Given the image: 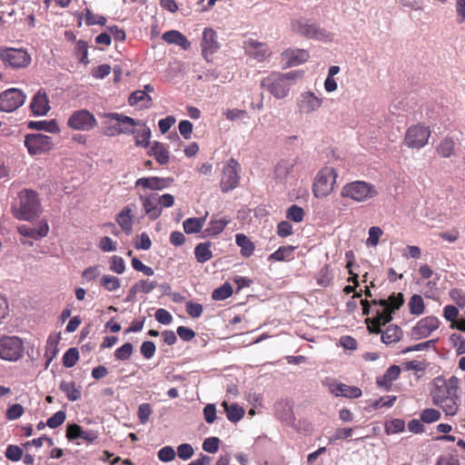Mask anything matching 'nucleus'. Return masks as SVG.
<instances>
[{"instance_id": "nucleus-1", "label": "nucleus", "mask_w": 465, "mask_h": 465, "mask_svg": "<svg viewBox=\"0 0 465 465\" xmlns=\"http://www.w3.org/2000/svg\"><path fill=\"white\" fill-rule=\"evenodd\" d=\"M19 206H13L14 215L18 220L29 221L41 212V203L36 192L24 190L18 194Z\"/></svg>"}, {"instance_id": "nucleus-2", "label": "nucleus", "mask_w": 465, "mask_h": 465, "mask_svg": "<svg viewBox=\"0 0 465 465\" xmlns=\"http://www.w3.org/2000/svg\"><path fill=\"white\" fill-rule=\"evenodd\" d=\"M375 187L363 181H354L346 183L341 189V196L355 202H365L377 195Z\"/></svg>"}, {"instance_id": "nucleus-3", "label": "nucleus", "mask_w": 465, "mask_h": 465, "mask_svg": "<svg viewBox=\"0 0 465 465\" xmlns=\"http://www.w3.org/2000/svg\"><path fill=\"white\" fill-rule=\"evenodd\" d=\"M292 30L307 38L318 40V41H331V35L322 28L316 23L310 21L309 19L301 17L292 21Z\"/></svg>"}, {"instance_id": "nucleus-4", "label": "nucleus", "mask_w": 465, "mask_h": 465, "mask_svg": "<svg viewBox=\"0 0 465 465\" xmlns=\"http://www.w3.org/2000/svg\"><path fill=\"white\" fill-rule=\"evenodd\" d=\"M404 302L403 294L401 292L392 293L389 299L372 300L371 303L379 305L382 309L376 310L375 316H378L380 322L386 324L392 320V313L399 310Z\"/></svg>"}, {"instance_id": "nucleus-5", "label": "nucleus", "mask_w": 465, "mask_h": 465, "mask_svg": "<svg viewBox=\"0 0 465 465\" xmlns=\"http://www.w3.org/2000/svg\"><path fill=\"white\" fill-rule=\"evenodd\" d=\"M337 173L333 167L325 166L316 175L312 193L316 198H322L331 193L336 183Z\"/></svg>"}, {"instance_id": "nucleus-6", "label": "nucleus", "mask_w": 465, "mask_h": 465, "mask_svg": "<svg viewBox=\"0 0 465 465\" xmlns=\"http://www.w3.org/2000/svg\"><path fill=\"white\" fill-rule=\"evenodd\" d=\"M24 342L17 336L0 338V358L8 361H16L24 355Z\"/></svg>"}, {"instance_id": "nucleus-7", "label": "nucleus", "mask_w": 465, "mask_h": 465, "mask_svg": "<svg viewBox=\"0 0 465 465\" xmlns=\"http://www.w3.org/2000/svg\"><path fill=\"white\" fill-rule=\"evenodd\" d=\"M430 136V130L428 126L423 124H416L408 128L405 137L404 144L408 148L420 150L424 147Z\"/></svg>"}, {"instance_id": "nucleus-8", "label": "nucleus", "mask_w": 465, "mask_h": 465, "mask_svg": "<svg viewBox=\"0 0 465 465\" xmlns=\"http://www.w3.org/2000/svg\"><path fill=\"white\" fill-rule=\"evenodd\" d=\"M458 389L459 379L456 376H451L449 380L442 377L435 378L434 389L431 391L433 404L450 396H454L458 392Z\"/></svg>"}, {"instance_id": "nucleus-9", "label": "nucleus", "mask_w": 465, "mask_h": 465, "mask_svg": "<svg viewBox=\"0 0 465 465\" xmlns=\"http://www.w3.org/2000/svg\"><path fill=\"white\" fill-rule=\"evenodd\" d=\"M261 86L276 99H283L290 92L291 84H285L281 73H272L262 80Z\"/></svg>"}, {"instance_id": "nucleus-10", "label": "nucleus", "mask_w": 465, "mask_h": 465, "mask_svg": "<svg viewBox=\"0 0 465 465\" xmlns=\"http://www.w3.org/2000/svg\"><path fill=\"white\" fill-rule=\"evenodd\" d=\"M53 139L42 134H28L25 137V146L31 155L46 153L53 148Z\"/></svg>"}, {"instance_id": "nucleus-11", "label": "nucleus", "mask_w": 465, "mask_h": 465, "mask_svg": "<svg viewBox=\"0 0 465 465\" xmlns=\"http://www.w3.org/2000/svg\"><path fill=\"white\" fill-rule=\"evenodd\" d=\"M26 99L23 91L9 88L0 94V111L11 113L22 106Z\"/></svg>"}, {"instance_id": "nucleus-12", "label": "nucleus", "mask_w": 465, "mask_h": 465, "mask_svg": "<svg viewBox=\"0 0 465 465\" xmlns=\"http://www.w3.org/2000/svg\"><path fill=\"white\" fill-rule=\"evenodd\" d=\"M0 58L5 66L12 68H24L31 62L30 55L23 49H0Z\"/></svg>"}, {"instance_id": "nucleus-13", "label": "nucleus", "mask_w": 465, "mask_h": 465, "mask_svg": "<svg viewBox=\"0 0 465 465\" xmlns=\"http://www.w3.org/2000/svg\"><path fill=\"white\" fill-rule=\"evenodd\" d=\"M67 124L74 130L90 131L97 125V121L92 113L88 110L82 109L71 114Z\"/></svg>"}, {"instance_id": "nucleus-14", "label": "nucleus", "mask_w": 465, "mask_h": 465, "mask_svg": "<svg viewBox=\"0 0 465 465\" xmlns=\"http://www.w3.org/2000/svg\"><path fill=\"white\" fill-rule=\"evenodd\" d=\"M238 167V162L232 158L224 165L221 179V190L223 193H228L238 186L240 180Z\"/></svg>"}, {"instance_id": "nucleus-15", "label": "nucleus", "mask_w": 465, "mask_h": 465, "mask_svg": "<svg viewBox=\"0 0 465 465\" xmlns=\"http://www.w3.org/2000/svg\"><path fill=\"white\" fill-rule=\"evenodd\" d=\"M440 326V321L435 316H427L420 321L411 329V339L418 341L429 337Z\"/></svg>"}, {"instance_id": "nucleus-16", "label": "nucleus", "mask_w": 465, "mask_h": 465, "mask_svg": "<svg viewBox=\"0 0 465 465\" xmlns=\"http://www.w3.org/2000/svg\"><path fill=\"white\" fill-rule=\"evenodd\" d=\"M100 431L96 429L84 430L77 423H69L66 426V438L68 440L83 439L88 443H94L99 438Z\"/></svg>"}, {"instance_id": "nucleus-17", "label": "nucleus", "mask_w": 465, "mask_h": 465, "mask_svg": "<svg viewBox=\"0 0 465 465\" xmlns=\"http://www.w3.org/2000/svg\"><path fill=\"white\" fill-rule=\"evenodd\" d=\"M104 117L118 122L119 125L114 126L118 134H134V127L140 124V123L134 118L119 113H107L104 114Z\"/></svg>"}, {"instance_id": "nucleus-18", "label": "nucleus", "mask_w": 465, "mask_h": 465, "mask_svg": "<svg viewBox=\"0 0 465 465\" xmlns=\"http://www.w3.org/2000/svg\"><path fill=\"white\" fill-rule=\"evenodd\" d=\"M173 177H142L136 180L135 187H142L143 189H149L152 191H162L169 188L173 183Z\"/></svg>"}, {"instance_id": "nucleus-19", "label": "nucleus", "mask_w": 465, "mask_h": 465, "mask_svg": "<svg viewBox=\"0 0 465 465\" xmlns=\"http://www.w3.org/2000/svg\"><path fill=\"white\" fill-rule=\"evenodd\" d=\"M322 104V99L311 91L302 92L297 100L300 112L307 114L317 111Z\"/></svg>"}, {"instance_id": "nucleus-20", "label": "nucleus", "mask_w": 465, "mask_h": 465, "mask_svg": "<svg viewBox=\"0 0 465 465\" xmlns=\"http://www.w3.org/2000/svg\"><path fill=\"white\" fill-rule=\"evenodd\" d=\"M202 54L206 61H210V57L217 52L220 45L217 41V34L212 28H204L202 40Z\"/></svg>"}, {"instance_id": "nucleus-21", "label": "nucleus", "mask_w": 465, "mask_h": 465, "mask_svg": "<svg viewBox=\"0 0 465 465\" xmlns=\"http://www.w3.org/2000/svg\"><path fill=\"white\" fill-rule=\"evenodd\" d=\"M139 199L142 203L144 213L151 221L158 219L162 214L159 205L158 194L151 193L149 194H141Z\"/></svg>"}, {"instance_id": "nucleus-22", "label": "nucleus", "mask_w": 465, "mask_h": 465, "mask_svg": "<svg viewBox=\"0 0 465 465\" xmlns=\"http://www.w3.org/2000/svg\"><path fill=\"white\" fill-rule=\"evenodd\" d=\"M243 47L245 53L258 62L265 60V58L270 55L267 45L253 39L244 41Z\"/></svg>"}, {"instance_id": "nucleus-23", "label": "nucleus", "mask_w": 465, "mask_h": 465, "mask_svg": "<svg viewBox=\"0 0 465 465\" xmlns=\"http://www.w3.org/2000/svg\"><path fill=\"white\" fill-rule=\"evenodd\" d=\"M329 390L335 397H345L349 399H358L361 396V391L359 387L349 386L344 383L333 382L329 386Z\"/></svg>"}, {"instance_id": "nucleus-24", "label": "nucleus", "mask_w": 465, "mask_h": 465, "mask_svg": "<svg viewBox=\"0 0 465 465\" xmlns=\"http://www.w3.org/2000/svg\"><path fill=\"white\" fill-rule=\"evenodd\" d=\"M30 108L34 115H45L50 110L49 101L45 91L39 90L33 97Z\"/></svg>"}, {"instance_id": "nucleus-25", "label": "nucleus", "mask_w": 465, "mask_h": 465, "mask_svg": "<svg viewBox=\"0 0 465 465\" xmlns=\"http://www.w3.org/2000/svg\"><path fill=\"white\" fill-rule=\"evenodd\" d=\"M284 59H286V66L292 67L305 63L310 55L304 49L286 50L282 53Z\"/></svg>"}, {"instance_id": "nucleus-26", "label": "nucleus", "mask_w": 465, "mask_h": 465, "mask_svg": "<svg viewBox=\"0 0 465 465\" xmlns=\"http://www.w3.org/2000/svg\"><path fill=\"white\" fill-rule=\"evenodd\" d=\"M115 221L126 235H130L132 233L134 223L133 210L129 205L124 207V209L116 215Z\"/></svg>"}, {"instance_id": "nucleus-27", "label": "nucleus", "mask_w": 465, "mask_h": 465, "mask_svg": "<svg viewBox=\"0 0 465 465\" xmlns=\"http://www.w3.org/2000/svg\"><path fill=\"white\" fill-rule=\"evenodd\" d=\"M162 38L164 42L181 46L183 50H188L191 46L189 40L181 32L176 30L163 33Z\"/></svg>"}, {"instance_id": "nucleus-28", "label": "nucleus", "mask_w": 465, "mask_h": 465, "mask_svg": "<svg viewBox=\"0 0 465 465\" xmlns=\"http://www.w3.org/2000/svg\"><path fill=\"white\" fill-rule=\"evenodd\" d=\"M150 156H153L156 162L161 164H166L169 162V152L163 143L160 142H153L148 151Z\"/></svg>"}, {"instance_id": "nucleus-29", "label": "nucleus", "mask_w": 465, "mask_h": 465, "mask_svg": "<svg viewBox=\"0 0 465 465\" xmlns=\"http://www.w3.org/2000/svg\"><path fill=\"white\" fill-rule=\"evenodd\" d=\"M231 221L232 219L228 216L220 217L219 215H214L210 221L208 228L205 229V232L208 235H217L224 230Z\"/></svg>"}, {"instance_id": "nucleus-30", "label": "nucleus", "mask_w": 465, "mask_h": 465, "mask_svg": "<svg viewBox=\"0 0 465 465\" xmlns=\"http://www.w3.org/2000/svg\"><path fill=\"white\" fill-rule=\"evenodd\" d=\"M27 127L32 130L45 131L50 134H56L59 132V127L56 120H41V121H29Z\"/></svg>"}, {"instance_id": "nucleus-31", "label": "nucleus", "mask_w": 465, "mask_h": 465, "mask_svg": "<svg viewBox=\"0 0 465 465\" xmlns=\"http://www.w3.org/2000/svg\"><path fill=\"white\" fill-rule=\"evenodd\" d=\"M402 336V330L398 325L391 324L381 332V341L390 345L400 341Z\"/></svg>"}, {"instance_id": "nucleus-32", "label": "nucleus", "mask_w": 465, "mask_h": 465, "mask_svg": "<svg viewBox=\"0 0 465 465\" xmlns=\"http://www.w3.org/2000/svg\"><path fill=\"white\" fill-rule=\"evenodd\" d=\"M460 397L458 392L454 394V396H450L445 398L438 402L435 405L439 406L442 409V411L446 413V415L454 416L459 408L458 401Z\"/></svg>"}, {"instance_id": "nucleus-33", "label": "nucleus", "mask_w": 465, "mask_h": 465, "mask_svg": "<svg viewBox=\"0 0 465 465\" xmlns=\"http://www.w3.org/2000/svg\"><path fill=\"white\" fill-rule=\"evenodd\" d=\"M59 389L66 395L70 401H76L81 398L80 388L76 387L74 381H62L59 384Z\"/></svg>"}, {"instance_id": "nucleus-34", "label": "nucleus", "mask_w": 465, "mask_h": 465, "mask_svg": "<svg viewBox=\"0 0 465 465\" xmlns=\"http://www.w3.org/2000/svg\"><path fill=\"white\" fill-rule=\"evenodd\" d=\"M236 244L241 248V254L243 257H250L254 252L253 242L243 233H237L235 235Z\"/></svg>"}, {"instance_id": "nucleus-35", "label": "nucleus", "mask_w": 465, "mask_h": 465, "mask_svg": "<svg viewBox=\"0 0 465 465\" xmlns=\"http://www.w3.org/2000/svg\"><path fill=\"white\" fill-rule=\"evenodd\" d=\"M194 256L199 263H204L212 259L211 242H200L194 248Z\"/></svg>"}, {"instance_id": "nucleus-36", "label": "nucleus", "mask_w": 465, "mask_h": 465, "mask_svg": "<svg viewBox=\"0 0 465 465\" xmlns=\"http://www.w3.org/2000/svg\"><path fill=\"white\" fill-rule=\"evenodd\" d=\"M224 407L226 417L231 422H238L244 416V410L236 403L229 405L226 401L222 404Z\"/></svg>"}, {"instance_id": "nucleus-37", "label": "nucleus", "mask_w": 465, "mask_h": 465, "mask_svg": "<svg viewBox=\"0 0 465 465\" xmlns=\"http://www.w3.org/2000/svg\"><path fill=\"white\" fill-rule=\"evenodd\" d=\"M295 164L294 160H281L274 169L275 178L279 181H283L287 175L292 172Z\"/></svg>"}, {"instance_id": "nucleus-38", "label": "nucleus", "mask_w": 465, "mask_h": 465, "mask_svg": "<svg viewBox=\"0 0 465 465\" xmlns=\"http://www.w3.org/2000/svg\"><path fill=\"white\" fill-rule=\"evenodd\" d=\"M205 223V217H193L186 219L183 223L185 233L192 234L201 232Z\"/></svg>"}, {"instance_id": "nucleus-39", "label": "nucleus", "mask_w": 465, "mask_h": 465, "mask_svg": "<svg viewBox=\"0 0 465 465\" xmlns=\"http://www.w3.org/2000/svg\"><path fill=\"white\" fill-rule=\"evenodd\" d=\"M294 249L295 247L292 245L281 246L269 255L268 261L283 262L290 260L292 256Z\"/></svg>"}, {"instance_id": "nucleus-40", "label": "nucleus", "mask_w": 465, "mask_h": 465, "mask_svg": "<svg viewBox=\"0 0 465 465\" xmlns=\"http://www.w3.org/2000/svg\"><path fill=\"white\" fill-rule=\"evenodd\" d=\"M140 102H145L146 104L143 105L144 108H148L152 104V97L145 94V91L136 90L133 92L129 98L128 103L131 106L136 105Z\"/></svg>"}, {"instance_id": "nucleus-41", "label": "nucleus", "mask_w": 465, "mask_h": 465, "mask_svg": "<svg viewBox=\"0 0 465 465\" xmlns=\"http://www.w3.org/2000/svg\"><path fill=\"white\" fill-rule=\"evenodd\" d=\"M135 143L138 146L148 147L150 144L151 130L145 124H143V128L135 131Z\"/></svg>"}, {"instance_id": "nucleus-42", "label": "nucleus", "mask_w": 465, "mask_h": 465, "mask_svg": "<svg viewBox=\"0 0 465 465\" xmlns=\"http://www.w3.org/2000/svg\"><path fill=\"white\" fill-rule=\"evenodd\" d=\"M232 294V287L229 282H224L222 286L213 290L212 299L214 301H223Z\"/></svg>"}, {"instance_id": "nucleus-43", "label": "nucleus", "mask_w": 465, "mask_h": 465, "mask_svg": "<svg viewBox=\"0 0 465 465\" xmlns=\"http://www.w3.org/2000/svg\"><path fill=\"white\" fill-rule=\"evenodd\" d=\"M436 151L441 157H450L454 151V142L450 138H444L437 146Z\"/></svg>"}, {"instance_id": "nucleus-44", "label": "nucleus", "mask_w": 465, "mask_h": 465, "mask_svg": "<svg viewBox=\"0 0 465 465\" xmlns=\"http://www.w3.org/2000/svg\"><path fill=\"white\" fill-rule=\"evenodd\" d=\"M75 55L80 63L84 64H89L88 59V44L84 40H78L75 45Z\"/></svg>"}, {"instance_id": "nucleus-45", "label": "nucleus", "mask_w": 465, "mask_h": 465, "mask_svg": "<svg viewBox=\"0 0 465 465\" xmlns=\"http://www.w3.org/2000/svg\"><path fill=\"white\" fill-rule=\"evenodd\" d=\"M409 307L411 314L420 315L424 312V302L420 295L414 294L409 302Z\"/></svg>"}, {"instance_id": "nucleus-46", "label": "nucleus", "mask_w": 465, "mask_h": 465, "mask_svg": "<svg viewBox=\"0 0 465 465\" xmlns=\"http://www.w3.org/2000/svg\"><path fill=\"white\" fill-rule=\"evenodd\" d=\"M100 284L108 292H114L120 288V280L113 275H104L100 279Z\"/></svg>"}, {"instance_id": "nucleus-47", "label": "nucleus", "mask_w": 465, "mask_h": 465, "mask_svg": "<svg viewBox=\"0 0 465 465\" xmlns=\"http://www.w3.org/2000/svg\"><path fill=\"white\" fill-rule=\"evenodd\" d=\"M134 351V346L131 342H125L121 347L115 350L114 358L118 361H127L130 359Z\"/></svg>"}, {"instance_id": "nucleus-48", "label": "nucleus", "mask_w": 465, "mask_h": 465, "mask_svg": "<svg viewBox=\"0 0 465 465\" xmlns=\"http://www.w3.org/2000/svg\"><path fill=\"white\" fill-rule=\"evenodd\" d=\"M79 359V351L77 348H69L63 356V364L66 368L74 367Z\"/></svg>"}, {"instance_id": "nucleus-49", "label": "nucleus", "mask_w": 465, "mask_h": 465, "mask_svg": "<svg viewBox=\"0 0 465 465\" xmlns=\"http://www.w3.org/2000/svg\"><path fill=\"white\" fill-rule=\"evenodd\" d=\"M304 211L297 204L291 205L286 212V218L294 223H301L304 218Z\"/></svg>"}, {"instance_id": "nucleus-50", "label": "nucleus", "mask_w": 465, "mask_h": 465, "mask_svg": "<svg viewBox=\"0 0 465 465\" xmlns=\"http://www.w3.org/2000/svg\"><path fill=\"white\" fill-rule=\"evenodd\" d=\"M58 341L56 339H53L52 337H49L46 341V347H45V356L47 358L45 366L47 367L50 362L53 361V359L56 356L58 352L57 348Z\"/></svg>"}, {"instance_id": "nucleus-51", "label": "nucleus", "mask_w": 465, "mask_h": 465, "mask_svg": "<svg viewBox=\"0 0 465 465\" xmlns=\"http://www.w3.org/2000/svg\"><path fill=\"white\" fill-rule=\"evenodd\" d=\"M420 420L425 423H432L440 420V412L435 409H425L420 413Z\"/></svg>"}, {"instance_id": "nucleus-52", "label": "nucleus", "mask_w": 465, "mask_h": 465, "mask_svg": "<svg viewBox=\"0 0 465 465\" xmlns=\"http://www.w3.org/2000/svg\"><path fill=\"white\" fill-rule=\"evenodd\" d=\"M397 398L393 395H386L383 397H381L379 400H375L371 403V406L377 410L382 407L390 408L393 406L394 402L396 401Z\"/></svg>"}, {"instance_id": "nucleus-53", "label": "nucleus", "mask_w": 465, "mask_h": 465, "mask_svg": "<svg viewBox=\"0 0 465 465\" xmlns=\"http://www.w3.org/2000/svg\"><path fill=\"white\" fill-rule=\"evenodd\" d=\"M65 419V412L64 411H58L47 420L46 425L51 429H56L64 422Z\"/></svg>"}, {"instance_id": "nucleus-54", "label": "nucleus", "mask_w": 465, "mask_h": 465, "mask_svg": "<svg viewBox=\"0 0 465 465\" xmlns=\"http://www.w3.org/2000/svg\"><path fill=\"white\" fill-rule=\"evenodd\" d=\"M85 24L87 25H104L106 24V18L104 15H94L87 8L85 9Z\"/></svg>"}, {"instance_id": "nucleus-55", "label": "nucleus", "mask_w": 465, "mask_h": 465, "mask_svg": "<svg viewBox=\"0 0 465 465\" xmlns=\"http://www.w3.org/2000/svg\"><path fill=\"white\" fill-rule=\"evenodd\" d=\"M5 457L11 461H18L23 457V450L17 445H8L5 450Z\"/></svg>"}, {"instance_id": "nucleus-56", "label": "nucleus", "mask_w": 465, "mask_h": 465, "mask_svg": "<svg viewBox=\"0 0 465 465\" xmlns=\"http://www.w3.org/2000/svg\"><path fill=\"white\" fill-rule=\"evenodd\" d=\"M110 270L117 274H122L125 271V262L120 256L114 255L110 259Z\"/></svg>"}, {"instance_id": "nucleus-57", "label": "nucleus", "mask_w": 465, "mask_h": 465, "mask_svg": "<svg viewBox=\"0 0 465 465\" xmlns=\"http://www.w3.org/2000/svg\"><path fill=\"white\" fill-rule=\"evenodd\" d=\"M153 412L149 403H142L138 407L137 416L141 424H145L149 420V417Z\"/></svg>"}, {"instance_id": "nucleus-58", "label": "nucleus", "mask_w": 465, "mask_h": 465, "mask_svg": "<svg viewBox=\"0 0 465 465\" xmlns=\"http://www.w3.org/2000/svg\"><path fill=\"white\" fill-rule=\"evenodd\" d=\"M220 440L217 437L206 438L203 442V450L209 453H215L219 449Z\"/></svg>"}, {"instance_id": "nucleus-59", "label": "nucleus", "mask_w": 465, "mask_h": 465, "mask_svg": "<svg viewBox=\"0 0 465 465\" xmlns=\"http://www.w3.org/2000/svg\"><path fill=\"white\" fill-rule=\"evenodd\" d=\"M194 450L191 444L182 443L177 447V455L180 459L187 460L193 455Z\"/></svg>"}, {"instance_id": "nucleus-60", "label": "nucleus", "mask_w": 465, "mask_h": 465, "mask_svg": "<svg viewBox=\"0 0 465 465\" xmlns=\"http://www.w3.org/2000/svg\"><path fill=\"white\" fill-rule=\"evenodd\" d=\"M24 413V407L19 403L11 405L6 411V418L9 420L19 419Z\"/></svg>"}, {"instance_id": "nucleus-61", "label": "nucleus", "mask_w": 465, "mask_h": 465, "mask_svg": "<svg viewBox=\"0 0 465 465\" xmlns=\"http://www.w3.org/2000/svg\"><path fill=\"white\" fill-rule=\"evenodd\" d=\"M175 451L173 447L165 446L158 451V459L163 462H169L174 460Z\"/></svg>"}, {"instance_id": "nucleus-62", "label": "nucleus", "mask_w": 465, "mask_h": 465, "mask_svg": "<svg viewBox=\"0 0 465 465\" xmlns=\"http://www.w3.org/2000/svg\"><path fill=\"white\" fill-rule=\"evenodd\" d=\"M132 266L137 271L143 272L146 276H152L154 273V271L152 267H149L143 264L138 258L134 257L132 259Z\"/></svg>"}, {"instance_id": "nucleus-63", "label": "nucleus", "mask_w": 465, "mask_h": 465, "mask_svg": "<svg viewBox=\"0 0 465 465\" xmlns=\"http://www.w3.org/2000/svg\"><path fill=\"white\" fill-rule=\"evenodd\" d=\"M141 353L146 359H152L155 353V344L151 341H145L141 345Z\"/></svg>"}, {"instance_id": "nucleus-64", "label": "nucleus", "mask_w": 465, "mask_h": 465, "mask_svg": "<svg viewBox=\"0 0 465 465\" xmlns=\"http://www.w3.org/2000/svg\"><path fill=\"white\" fill-rule=\"evenodd\" d=\"M382 231L380 227L372 226L369 229V237L366 241L367 245L376 246L379 242V238L381 235Z\"/></svg>"}]
</instances>
